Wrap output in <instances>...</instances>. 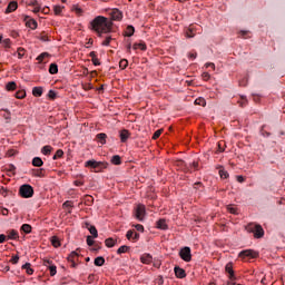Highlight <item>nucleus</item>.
<instances>
[{
  "label": "nucleus",
  "instance_id": "1",
  "mask_svg": "<svg viewBox=\"0 0 285 285\" xmlns=\"http://www.w3.org/2000/svg\"><path fill=\"white\" fill-rule=\"evenodd\" d=\"M91 30L97 32L98 37L102 35H108V32L112 31V21L108 20V18L98 16L91 22Z\"/></svg>",
  "mask_w": 285,
  "mask_h": 285
},
{
  "label": "nucleus",
  "instance_id": "2",
  "mask_svg": "<svg viewBox=\"0 0 285 285\" xmlns=\"http://www.w3.org/2000/svg\"><path fill=\"white\" fill-rule=\"evenodd\" d=\"M85 168H90L94 173H101V170L108 168V163L91 159L85 163Z\"/></svg>",
  "mask_w": 285,
  "mask_h": 285
},
{
  "label": "nucleus",
  "instance_id": "3",
  "mask_svg": "<svg viewBox=\"0 0 285 285\" xmlns=\"http://www.w3.org/2000/svg\"><path fill=\"white\" fill-rule=\"evenodd\" d=\"M246 230L247 233H253L256 239H262V237H264V228L262 225L250 223L246 226Z\"/></svg>",
  "mask_w": 285,
  "mask_h": 285
},
{
  "label": "nucleus",
  "instance_id": "4",
  "mask_svg": "<svg viewBox=\"0 0 285 285\" xmlns=\"http://www.w3.org/2000/svg\"><path fill=\"white\" fill-rule=\"evenodd\" d=\"M19 195L23 199H30L35 195V189L29 184L21 185L19 188Z\"/></svg>",
  "mask_w": 285,
  "mask_h": 285
},
{
  "label": "nucleus",
  "instance_id": "5",
  "mask_svg": "<svg viewBox=\"0 0 285 285\" xmlns=\"http://www.w3.org/2000/svg\"><path fill=\"white\" fill-rule=\"evenodd\" d=\"M239 257H242L243 259H246V257H248L249 259H257V257H259V253L253 249H245L239 253Z\"/></svg>",
  "mask_w": 285,
  "mask_h": 285
},
{
  "label": "nucleus",
  "instance_id": "6",
  "mask_svg": "<svg viewBox=\"0 0 285 285\" xmlns=\"http://www.w3.org/2000/svg\"><path fill=\"white\" fill-rule=\"evenodd\" d=\"M179 257L184 262H190L193 259V254L190 252V247H184L179 252Z\"/></svg>",
  "mask_w": 285,
  "mask_h": 285
},
{
  "label": "nucleus",
  "instance_id": "7",
  "mask_svg": "<svg viewBox=\"0 0 285 285\" xmlns=\"http://www.w3.org/2000/svg\"><path fill=\"white\" fill-rule=\"evenodd\" d=\"M23 21L27 28H30L31 30H37V27H38L37 20L30 18V16H24Z\"/></svg>",
  "mask_w": 285,
  "mask_h": 285
},
{
  "label": "nucleus",
  "instance_id": "8",
  "mask_svg": "<svg viewBox=\"0 0 285 285\" xmlns=\"http://www.w3.org/2000/svg\"><path fill=\"white\" fill-rule=\"evenodd\" d=\"M144 217H146V206L138 205L136 208V218H138L139 222H144Z\"/></svg>",
  "mask_w": 285,
  "mask_h": 285
},
{
  "label": "nucleus",
  "instance_id": "9",
  "mask_svg": "<svg viewBox=\"0 0 285 285\" xmlns=\"http://www.w3.org/2000/svg\"><path fill=\"white\" fill-rule=\"evenodd\" d=\"M109 14L112 21H121L124 19V12H121L119 9H112Z\"/></svg>",
  "mask_w": 285,
  "mask_h": 285
},
{
  "label": "nucleus",
  "instance_id": "10",
  "mask_svg": "<svg viewBox=\"0 0 285 285\" xmlns=\"http://www.w3.org/2000/svg\"><path fill=\"white\" fill-rule=\"evenodd\" d=\"M79 258V253L77 252H71L70 255L67 257L68 262L71 263L72 268H77V259Z\"/></svg>",
  "mask_w": 285,
  "mask_h": 285
},
{
  "label": "nucleus",
  "instance_id": "11",
  "mask_svg": "<svg viewBox=\"0 0 285 285\" xmlns=\"http://www.w3.org/2000/svg\"><path fill=\"white\" fill-rule=\"evenodd\" d=\"M225 271L228 274L229 279H232V282H235V279H237V277H235V271H233V263H228L225 266Z\"/></svg>",
  "mask_w": 285,
  "mask_h": 285
},
{
  "label": "nucleus",
  "instance_id": "12",
  "mask_svg": "<svg viewBox=\"0 0 285 285\" xmlns=\"http://www.w3.org/2000/svg\"><path fill=\"white\" fill-rule=\"evenodd\" d=\"M127 239H132V242H139V233L129 229L126 234Z\"/></svg>",
  "mask_w": 285,
  "mask_h": 285
},
{
  "label": "nucleus",
  "instance_id": "13",
  "mask_svg": "<svg viewBox=\"0 0 285 285\" xmlns=\"http://www.w3.org/2000/svg\"><path fill=\"white\" fill-rule=\"evenodd\" d=\"M195 35H197V26L190 24L186 31V37H188V39H193Z\"/></svg>",
  "mask_w": 285,
  "mask_h": 285
},
{
  "label": "nucleus",
  "instance_id": "14",
  "mask_svg": "<svg viewBox=\"0 0 285 285\" xmlns=\"http://www.w3.org/2000/svg\"><path fill=\"white\" fill-rule=\"evenodd\" d=\"M174 272L178 279H184V277H186V271L179 266H176Z\"/></svg>",
  "mask_w": 285,
  "mask_h": 285
},
{
  "label": "nucleus",
  "instance_id": "15",
  "mask_svg": "<svg viewBox=\"0 0 285 285\" xmlns=\"http://www.w3.org/2000/svg\"><path fill=\"white\" fill-rule=\"evenodd\" d=\"M17 8H19V4L17 3V1H11L6 9V14H10V12H14Z\"/></svg>",
  "mask_w": 285,
  "mask_h": 285
},
{
  "label": "nucleus",
  "instance_id": "16",
  "mask_svg": "<svg viewBox=\"0 0 285 285\" xmlns=\"http://www.w3.org/2000/svg\"><path fill=\"white\" fill-rule=\"evenodd\" d=\"M119 137H120L121 142L126 144L128 141V138L130 137V131H128L127 129H122L120 131Z\"/></svg>",
  "mask_w": 285,
  "mask_h": 285
},
{
  "label": "nucleus",
  "instance_id": "17",
  "mask_svg": "<svg viewBox=\"0 0 285 285\" xmlns=\"http://www.w3.org/2000/svg\"><path fill=\"white\" fill-rule=\"evenodd\" d=\"M106 139H108V135L100 132L96 136V141H98V144H101V146L106 145Z\"/></svg>",
  "mask_w": 285,
  "mask_h": 285
},
{
  "label": "nucleus",
  "instance_id": "18",
  "mask_svg": "<svg viewBox=\"0 0 285 285\" xmlns=\"http://www.w3.org/2000/svg\"><path fill=\"white\" fill-rule=\"evenodd\" d=\"M48 265H49V271H50L51 277H55V275H57V266L52 265V262L46 261V266H48Z\"/></svg>",
  "mask_w": 285,
  "mask_h": 285
},
{
  "label": "nucleus",
  "instance_id": "19",
  "mask_svg": "<svg viewBox=\"0 0 285 285\" xmlns=\"http://www.w3.org/2000/svg\"><path fill=\"white\" fill-rule=\"evenodd\" d=\"M140 262L142 264H151L153 263V256L150 254H144L141 257H140Z\"/></svg>",
  "mask_w": 285,
  "mask_h": 285
},
{
  "label": "nucleus",
  "instance_id": "20",
  "mask_svg": "<svg viewBox=\"0 0 285 285\" xmlns=\"http://www.w3.org/2000/svg\"><path fill=\"white\" fill-rule=\"evenodd\" d=\"M46 169H43V168H40V169H33L32 171H31V175L33 176V177H45L46 176Z\"/></svg>",
  "mask_w": 285,
  "mask_h": 285
},
{
  "label": "nucleus",
  "instance_id": "21",
  "mask_svg": "<svg viewBox=\"0 0 285 285\" xmlns=\"http://www.w3.org/2000/svg\"><path fill=\"white\" fill-rule=\"evenodd\" d=\"M89 226V227H88ZM87 228L90 233V235H92V237L96 239V237H99V232H97V227L87 224Z\"/></svg>",
  "mask_w": 285,
  "mask_h": 285
},
{
  "label": "nucleus",
  "instance_id": "22",
  "mask_svg": "<svg viewBox=\"0 0 285 285\" xmlns=\"http://www.w3.org/2000/svg\"><path fill=\"white\" fill-rule=\"evenodd\" d=\"M157 228L160 230H168V224H166V219H159L157 222Z\"/></svg>",
  "mask_w": 285,
  "mask_h": 285
},
{
  "label": "nucleus",
  "instance_id": "23",
  "mask_svg": "<svg viewBox=\"0 0 285 285\" xmlns=\"http://www.w3.org/2000/svg\"><path fill=\"white\" fill-rule=\"evenodd\" d=\"M32 166H35L36 168H41V166H43V160L41 159V157H35L32 159Z\"/></svg>",
  "mask_w": 285,
  "mask_h": 285
},
{
  "label": "nucleus",
  "instance_id": "24",
  "mask_svg": "<svg viewBox=\"0 0 285 285\" xmlns=\"http://www.w3.org/2000/svg\"><path fill=\"white\" fill-rule=\"evenodd\" d=\"M8 239H19V232H17V229L9 230Z\"/></svg>",
  "mask_w": 285,
  "mask_h": 285
},
{
  "label": "nucleus",
  "instance_id": "25",
  "mask_svg": "<svg viewBox=\"0 0 285 285\" xmlns=\"http://www.w3.org/2000/svg\"><path fill=\"white\" fill-rule=\"evenodd\" d=\"M117 244V240H115V238L109 237L105 240V246H107V248H112L115 247V245Z\"/></svg>",
  "mask_w": 285,
  "mask_h": 285
},
{
  "label": "nucleus",
  "instance_id": "26",
  "mask_svg": "<svg viewBox=\"0 0 285 285\" xmlns=\"http://www.w3.org/2000/svg\"><path fill=\"white\" fill-rule=\"evenodd\" d=\"M20 230H22V233H26V235H30V233H32V226H30V224H23L20 227Z\"/></svg>",
  "mask_w": 285,
  "mask_h": 285
},
{
  "label": "nucleus",
  "instance_id": "27",
  "mask_svg": "<svg viewBox=\"0 0 285 285\" xmlns=\"http://www.w3.org/2000/svg\"><path fill=\"white\" fill-rule=\"evenodd\" d=\"M33 97H41L43 95V87H35L32 89Z\"/></svg>",
  "mask_w": 285,
  "mask_h": 285
},
{
  "label": "nucleus",
  "instance_id": "28",
  "mask_svg": "<svg viewBox=\"0 0 285 285\" xmlns=\"http://www.w3.org/2000/svg\"><path fill=\"white\" fill-rule=\"evenodd\" d=\"M95 266H104L106 264V258L104 256H98L94 261Z\"/></svg>",
  "mask_w": 285,
  "mask_h": 285
},
{
  "label": "nucleus",
  "instance_id": "29",
  "mask_svg": "<svg viewBox=\"0 0 285 285\" xmlns=\"http://www.w3.org/2000/svg\"><path fill=\"white\" fill-rule=\"evenodd\" d=\"M111 164H114V166H121V156L119 155L112 156Z\"/></svg>",
  "mask_w": 285,
  "mask_h": 285
},
{
  "label": "nucleus",
  "instance_id": "30",
  "mask_svg": "<svg viewBox=\"0 0 285 285\" xmlns=\"http://www.w3.org/2000/svg\"><path fill=\"white\" fill-rule=\"evenodd\" d=\"M57 72H59V66H57V63H51L49 66V73L57 75Z\"/></svg>",
  "mask_w": 285,
  "mask_h": 285
},
{
  "label": "nucleus",
  "instance_id": "31",
  "mask_svg": "<svg viewBox=\"0 0 285 285\" xmlns=\"http://www.w3.org/2000/svg\"><path fill=\"white\" fill-rule=\"evenodd\" d=\"M51 245H52L55 248H59V246H61V240H59V237L52 236V237H51Z\"/></svg>",
  "mask_w": 285,
  "mask_h": 285
},
{
  "label": "nucleus",
  "instance_id": "32",
  "mask_svg": "<svg viewBox=\"0 0 285 285\" xmlns=\"http://www.w3.org/2000/svg\"><path fill=\"white\" fill-rule=\"evenodd\" d=\"M30 266V263H26L24 265H22V269L26 271L27 275H32V273H35V269H32V267Z\"/></svg>",
  "mask_w": 285,
  "mask_h": 285
},
{
  "label": "nucleus",
  "instance_id": "33",
  "mask_svg": "<svg viewBox=\"0 0 285 285\" xmlns=\"http://www.w3.org/2000/svg\"><path fill=\"white\" fill-rule=\"evenodd\" d=\"M72 12H76L78 17H81V14H83V9H81L79 4H73Z\"/></svg>",
  "mask_w": 285,
  "mask_h": 285
},
{
  "label": "nucleus",
  "instance_id": "34",
  "mask_svg": "<svg viewBox=\"0 0 285 285\" xmlns=\"http://www.w3.org/2000/svg\"><path fill=\"white\" fill-rule=\"evenodd\" d=\"M135 35V27L128 26L125 30V37H132Z\"/></svg>",
  "mask_w": 285,
  "mask_h": 285
},
{
  "label": "nucleus",
  "instance_id": "35",
  "mask_svg": "<svg viewBox=\"0 0 285 285\" xmlns=\"http://www.w3.org/2000/svg\"><path fill=\"white\" fill-rule=\"evenodd\" d=\"M130 250V247L128 245H122L117 249L118 255H122V253H128Z\"/></svg>",
  "mask_w": 285,
  "mask_h": 285
},
{
  "label": "nucleus",
  "instance_id": "36",
  "mask_svg": "<svg viewBox=\"0 0 285 285\" xmlns=\"http://www.w3.org/2000/svg\"><path fill=\"white\" fill-rule=\"evenodd\" d=\"M41 153L42 155H50V153H52V146L50 145H46L41 148Z\"/></svg>",
  "mask_w": 285,
  "mask_h": 285
},
{
  "label": "nucleus",
  "instance_id": "37",
  "mask_svg": "<svg viewBox=\"0 0 285 285\" xmlns=\"http://www.w3.org/2000/svg\"><path fill=\"white\" fill-rule=\"evenodd\" d=\"M218 173H219L220 179H228L229 174H228V171H226V170L224 169V167H220V169H219Z\"/></svg>",
  "mask_w": 285,
  "mask_h": 285
},
{
  "label": "nucleus",
  "instance_id": "38",
  "mask_svg": "<svg viewBox=\"0 0 285 285\" xmlns=\"http://www.w3.org/2000/svg\"><path fill=\"white\" fill-rule=\"evenodd\" d=\"M50 57V53L48 52H42L37 57V61H39V63H43V59Z\"/></svg>",
  "mask_w": 285,
  "mask_h": 285
},
{
  "label": "nucleus",
  "instance_id": "39",
  "mask_svg": "<svg viewBox=\"0 0 285 285\" xmlns=\"http://www.w3.org/2000/svg\"><path fill=\"white\" fill-rule=\"evenodd\" d=\"M134 50H146V43H144V42L135 43Z\"/></svg>",
  "mask_w": 285,
  "mask_h": 285
},
{
  "label": "nucleus",
  "instance_id": "40",
  "mask_svg": "<svg viewBox=\"0 0 285 285\" xmlns=\"http://www.w3.org/2000/svg\"><path fill=\"white\" fill-rule=\"evenodd\" d=\"M7 90H17V82L11 81L7 83Z\"/></svg>",
  "mask_w": 285,
  "mask_h": 285
},
{
  "label": "nucleus",
  "instance_id": "41",
  "mask_svg": "<svg viewBox=\"0 0 285 285\" xmlns=\"http://www.w3.org/2000/svg\"><path fill=\"white\" fill-rule=\"evenodd\" d=\"M61 157H63V150L58 149L53 155V160L61 159Z\"/></svg>",
  "mask_w": 285,
  "mask_h": 285
},
{
  "label": "nucleus",
  "instance_id": "42",
  "mask_svg": "<svg viewBox=\"0 0 285 285\" xmlns=\"http://www.w3.org/2000/svg\"><path fill=\"white\" fill-rule=\"evenodd\" d=\"M16 98L17 99H26V90H20L16 92Z\"/></svg>",
  "mask_w": 285,
  "mask_h": 285
},
{
  "label": "nucleus",
  "instance_id": "43",
  "mask_svg": "<svg viewBox=\"0 0 285 285\" xmlns=\"http://www.w3.org/2000/svg\"><path fill=\"white\" fill-rule=\"evenodd\" d=\"M119 67L121 68V70H126V68H128V61L126 59H121L119 62Z\"/></svg>",
  "mask_w": 285,
  "mask_h": 285
},
{
  "label": "nucleus",
  "instance_id": "44",
  "mask_svg": "<svg viewBox=\"0 0 285 285\" xmlns=\"http://www.w3.org/2000/svg\"><path fill=\"white\" fill-rule=\"evenodd\" d=\"M26 56V49L23 48H18V59H23V57Z\"/></svg>",
  "mask_w": 285,
  "mask_h": 285
},
{
  "label": "nucleus",
  "instance_id": "45",
  "mask_svg": "<svg viewBox=\"0 0 285 285\" xmlns=\"http://www.w3.org/2000/svg\"><path fill=\"white\" fill-rule=\"evenodd\" d=\"M196 106H206V99L204 98H197L195 100Z\"/></svg>",
  "mask_w": 285,
  "mask_h": 285
},
{
  "label": "nucleus",
  "instance_id": "46",
  "mask_svg": "<svg viewBox=\"0 0 285 285\" xmlns=\"http://www.w3.org/2000/svg\"><path fill=\"white\" fill-rule=\"evenodd\" d=\"M110 41H112V37L107 36L105 40L101 42V46H110Z\"/></svg>",
  "mask_w": 285,
  "mask_h": 285
},
{
  "label": "nucleus",
  "instance_id": "47",
  "mask_svg": "<svg viewBox=\"0 0 285 285\" xmlns=\"http://www.w3.org/2000/svg\"><path fill=\"white\" fill-rule=\"evenodd\" d=\"M164 132V129H158L154 132L153 139H159L161 137V134Z\"/></svg>",
  "mask_w": 285,
  "mask_h": 285
},
{
  "label": "nucleus",
  "instance_id": "48",
  "mask_svg": "<svg viewBox=\"0 0 285 285\" xmlns=\"http://www.w3.org/2000/svg\"><path fill=\"white\" fill-rule=\"evenodd\" d=\"M62 10H63V7H61V6H55L53 7L55 14H61Z\"/></svg>",
  "mask_w": 285,
  "mask_h": 285
},
{
  "label": "nucleus",
  "instance_id": "49",
  "mask_svg": "<svg viewBox=\"0 0 285 285\" xmlns=\"http://www.w3.org/2000/svg\"><path fill=\"white\" fill-rule=\"evenodd\" d=\"M227 210L232 214V215H237V208L234 206H227Z\"/></svg>",
  "mask_w": 285,
  "mask_h": 285
},
{
  "label": "nucleus",
  "instance_id": "50",
  "mask_svg": "<svg viewBox=\"0 0 285 285\" xmlns=\"http://www.w3.org/2000/svg\"><path fill=\"white\" fill-rule=\"evenodd\" d=\"M48 97H49V99L55 100V99H57V92H55V90H49Z\"/></svg>",
  "mask_w": 285,
  "mask_h": 285
},
{
  "label": "nucleus",
  "instance_id": "51",
  "mask_svg": "<svg viewBox=\"0 0 285 285\" xmlns=\"http://www.w3.org/2000/svg\"><path fill=\"white\" fill-rule=\"evenodd\" d=\"M87 244L89 246H94L95 245V240L92 239V236H87Z\"/></svg>",
  "mask_w": 285,
  "mask_h": 285
},
{
  "label": "nucleus",
  "instance_id": "52",
  "mask_svg": "<svg viewBox=\"0 0 285 285\" xmlns=\"http://www.w3.org/2000/svg\"><path fill=\"white\" fill-rule=\"evenodd\" d=\"M135 228H136V230H138V233H144V225L137 224V225H135Z\"/></svg>",
  "mask_w": 285,
  "mask_h": 285
},
{
  "label": "nucleus",
  "instance_id": "53",
  "mask_svg": "<svg viewBox=\"0 0 285 285\" xmlns=\"http://www.w3.org/2000/svg\"><path fill=\"white\" fill-rule=\"evenodd\" d=\"M83 90L88 91V90H92V85L91 83H85L82 85Z\"/></svg>",
  "mask_w": 285,
  "mask_h": 285
},
{
  "label": "nucleus",
  "instance_id": "54",
  "mask_svg": "<svg viewBox=\"0 0 285 285\" xmlns=\"http://www.w3.org/2000/svg\"><path fill=\"white\" fill-rule=\"evenodd\" d=\"M202 77H203L204 81H208V79H210V73L203 72Z\"/></svg>",
  "mask_w": 285,
  "mask_h": 285
},
{
  "label": "nucleus",
  "instance_id": "55",
  "mask_svg": "<svg viewBox=\"0 0 285 285\" xmlns=\"http://www.w3.org/2000/svg\"><path fill=\"white\" fill-rule=\"evenodd\" d=\"M2 46H3L4 48H10V39H4V40L2 41Z\"/></svg>",
  "mask_w": 285,
  "mask_h": 285
},
{
  "label": "nucleus",
  "instance_id": "56",
  "mask_svg": "<svg viewBox=\"0 0 285 285\" xmlns=\"http://www.w3.org/2000/svg\"><path fill=\"white\" fill-rule=\"evenodd\" d=\"M11 264H19V256H12Z\"/></svg>",
  "mask_w": 285,
  "mask_h": 285
},
{
  "label": "nucleus",
  "instance_id": "57",
  "mask_svg": "<svg viewBox=\"0 0 285 285\" xmlns=\"http://www.w3.org/2000/svg\"><path fill=\"white\" fill-rule=\"evenodd\" d=\"M94 66H101V62L99 61V58L91 59Z\"/></svg>",
  "mask_w": 285,
  "mask_h": 285
},
{
  "label": "nucleus",
  "instance_id": "58",
  "mask_svg": "<svg viewBox=\"0 0 285 285\" xmlns=\"http://www.w3.org/2000/svg\"><path fill=\"white\" fill-rule=\"evenodd\" d=\"M40 12H42V14H48V12H50V8L48 7L41 8Z\"/></svg>",
  "mask_w": 285,
  "mask_h": 285
},
{
  "label": "nucleus",
  "instance_id": "59",
  "mask_svg": "<svg viewBox=\"0 0 285 285\" xmlns=\"http://www.w3.org/2000/svg\"><path fill=\"white\" fill-rule=\"evenodd\" d=\"M242 101H238V104H239V106L242 107V108H244V106H246V104H247V100H246V98H244V97H242Z\"/></svg>",
  "mask_w": 285,
  "mask_h": 285
},
{
  "label": "nucleus",
  "instance_id": "60",
  "mask_svg": "<svg viewBox=\"0 0 285 285\" xmlns=\"http://www.w3.org/2000/svg\"><path fill=\"white\" fill-rule=\"evenodd\" d=\"M29 6H33V8H36V7H39V6H41V4L39 3V1L33 0V1H31V2L29 3Z\"/></svg>",
  "mask_w": 285,
  "mask_h": 285
},
{
  "label": "nucleus",
  "instance_id": "61",
  "mask_svg": "<svg viewBox=\"0 0 285 285\" xmlns=\"http://www.w3.org/2000/svg\"><path fill=\"white\" fill-rule=\"evenodd\" d=\"M40 41H47L48 40V36H46V33H41L39 37Z\"/></svg>",
  "mask_w": 285,
  "mask_h": 285
},
{
  "label": "nucleus",
  "instance_id": "62",
  "mask_svg": "<svg viewBox=\"0 0 285 285\" xmlns=\"http://www.w3.org/2000/svg\"><path fill=\"white\" fill-rule=\"evenodd\" d=\"M248 35V31H239V36L243 37V39H246V36Z\"/></svg>",
  "mask_w": 285,
  "mask_h": 285
},
{
  "label": "nucleus",
  "instance_id": "63",
  "mask_svg": "<svg viewBox=\"0 0 285 285\" xmlns=\"http://www.w3.org/2000/svg\"><path fill=\"white\" fill-rule=\"evenodd\" d=\"M32 12H35V14H37V12H41V4H39L38 7H35Z\"/></svg>",
  "mask_w": 285,
  "mask_h": 285
},
{
  "label": "nucleus",
  "instance_id": "64",
  "mask_svg": "<svg viewBox=\"0 0 285 285\" xmlns=\"http://www.w3.org/2000/svg\"><path fill=\"white\" fill-rule=\"evenodd\" d=\"M205 68H213V70H215V63H213V62H207V63L205 65Z\"/></svg>",
  "mask_w": 285,
  "mask_h": 285
}]
</instances>
